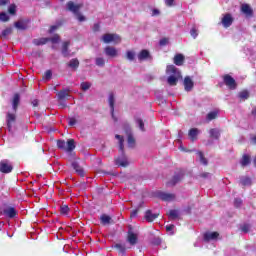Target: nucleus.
<instances>
[{"label": "nucleus", "mask_w": 256, "mask_h": 256, "mask_svg": "<svg viewBox=\"0 0 256 256\" xmlns=\"http://www.w3.org/2000/svg\"><path fill=\"white\" fill-rule=\"evenodd\" d=\"M166 74L168 75L167 83L171 87H175L177 83H179V79H181V71L175 65H168L166 68Z\"/></svg>", "instance_id": "f257e3e1"}, {"label": "nucleus", "mask_w": 256, "mask_h": 256, "mask_svg": "<svg viewBox=\"0 0 256 256\" xmlns=\"http://www.w3.org/2000/svg\"><path fill=\"white\" fill-rule=\"evenodd\" d=\"M116 139L119 141V150H120V156H118L115 159V164L118 167H128L129 165V159H127V156L125 155V152L123 151L124 146H123V136L116 134Z\"/></svg>", "instance_id": "f03ea898"}, {"label": "nucleus", "mask_w": 256, "mask_h": 256, "mask_svg": "<svg viewBox=\"0 0 256 256\" xmlns=\"http://www.w3.org/2000/svg\"><path fill=\"white\" fill-rule=\"evenodd\" d=\"M57 147L58 149H62V151L71 153V151L75 150V140L69 139L67 142H65V140H58Z\"/></svg>", "instance_id": "7ed1b4c3"}, {"label": "nucleus", "mask_w": 256, "mask_h": 256, "mask_svg": "<svg viewBox=\"0 0 256 256\" xmlns=\"http://www.w3.org/2000/svg\"><path fill=\"white\" fill-rule=\"evenodd\" d=\"M101 41H103V43L109 44V43H114L115 45H117V43H121V37L117 34H104L101 37Z\"/></svg>", "instance_id": "20e7f679"}, {"label": "nucleus", "mask_w": 256, "mask_h": 256, "mask_svg": "<svg viewBox=\"0 0 256 256\" xmlns=\"http://www.w3.org/2000/svg\"><path fill=\"white\" fill-rule=\"evenodd\" d=\"M7 217L8 219H15L17 217V210L14 207L7 206L0 211V217Z\"/></svg>", "instance_id": "39448f33"}, {"label": "nucleus", "mask_w": 256, "mask_h": 256, "mask_svg": "<svg viewBox=\"0 0 256 256\" xmlns=\"http://www.w3.org/2000/svg\"><path fill=\"white\" fill-rule=\"evenodd\" d=\"M155 197L158 199H161V201H175V194L163 192V191H157L155 193Z\"/></svg>", "instance_id": "423d86ee"}, {"label": "nucleus", "mask_w": 256, "mask_h": 256, "mask_svg": "<svg viewBox=\"0 0 256 256\" xmlns=\"http://www.w3.org/2000/svg\"><path fill=\"white\" fill-rule=\"evenodd\" d=\"M13 171V164L9 160H2L0 162V172L1 173H11Z\"/></svg>", "instance_id": "0eeeda50"}, {"label": "nucleus", "mask_w": 256, "mask_h": 256, "mask_svg": "<svg viewBox=\"0 0 256 256\" xmlns=\"http://www.w3.org/2000/svg\"><path fill=\"white\" fill-rule=\"evenodd\" d=\"M183 85H184L185 91L189 93L190 91H193V87H195V82H193V79L191 78V76H186L184 78Z\"/></svg>", "instance_id": "6e6552de"}, {"label": "nucleus", "mask_w": 256, "mask_h": 256, "mask_svg": "<svg viewBox=\"0 0 256 256\" xmlns=\"http://www.w3.org/2000/svg\"><path fill=\"white\" fill-rule=\"evenodd\" d=\"M66 7L68 11H71L72 13H74V15H77L81 7H83V4H75V2L69 1L67 2Z\"/></svg>", "instance_id": "1a4fd4ad"}, {"label": "nucleus", "mask_w": 256, "mask_h": 256, "mask_svg": "<svg viewBox=\"0 0 256 256\" xmlns=\"http://www.w3.org/2000/svg\"><path fill=\"white\" fill-rule=\"evenodd\" d=\"M108 103H109L112 119H114V121H117V118H115V95L113 93L109 94Z\"/></svg>", "instance_id": "9d476101"}, {"label": "nucleus", "mask_w": 256, "mask_h": 256, "mask_svg": "<svg viewBox=\"0 0 256 256\" xmlns=\"http://www.w3.org/2000/svg\"><path fill=\"white\" fill-rule=\"evenodd\" d=\"M224 83L229 89H237V82L229 74L224 76Z\"/></svg>", "instance_id": "9b49d317"}, {"label": "nucleus", "mask_w": 256, "mask_h": 256, "mask_svg": "<svg viewBox=\"0 0 256 256\" xmlns=\"http://www.w3.org/2000/svg\"><path fill=\"white\" fill-rule=\"evenodd\" d=\"M221 23L225 29L233 25V16L230 13H227L223 16Z\"/></svg>", "instance_id": "f8f14e48"}, {"label": "nucleus", "mask_w": 256, "mask_h": 256, "mask_svg": "<svg viewBox=\"0 0 256 256\" xmlns=\"http://www.w3.org/2000/svg\"><path fill=\"white\" fill-rule=\"evenodd\" d=\"M199 135H201V130H199V128H192L188 131V137L192 142L197 141Z\"/></svg>", "instance_id": "ddd939ff"}, {"label": "nucleus", "mask_w": 256, "mask_h": 256, "mask_svg": "<svg viewBox=\"0 0 256 256\" xmlns=\"http://www.w3.org/2000/svg\"><path fill=\"white\" fill-rule=\"evenodd\" d=\"M139 61H151L153 57H151V53L148 50H141L137 55Z\"/></svg>", "instance_id": "4468645a"}, {"label": "nucleus", "mask_w": 256, "mask_h": 256, "mask_svg": "<svg viewBox=\"0 0 256 256\" xmlns=\"http://www.w3.org/2000/svg\"><path fill=\"white\" fill-rule=\"evenodd\" d=\"M137 233H134V231L130 228L128 231L127 241L130 245H137Z\"/></svg>", "instance_id": "2eb2a0df"}, {"label": "nucleus", "mask_w": 256, "mask_h": 256, "mask_svg": "<svg viewBox=\"0 0 256 256\" xmlns=\"http://www.w3.org/2000/svg\"><path fill=\"white\" fill-rule=\"evenodd\" d=\"M209 135L211 139L219 141V139L221 138V130L219 128H211L209 130Z\"/></svg>", "instance_id": "dca6fc26"}, {"label": "nucleus", "mask_w": 256, "mask_h": 256, "mask_svg": "<svg viewBox=\"0 0 256 256\" xmlns=\"http://www.w3.org/2000/svg\"><path fill=\"white\" fill-rule=\"evenodd\" d=\"M69 45H71L70 41H65L62 43L61 53L63 57H69V55H71V50H69Z\"/></svg>", "instance_id": "f3484780"}, {"label": "nucleus", "mask_w": 256, "mask_h": 256, "mask_svg": "<svg viewBox=\"0 0 256 256\" xmlns=\"http://www.w3.org/2000/svg\"><path fill=\"white\" fill-rule=\"evenodd\" d=\"M219 237V234L217 232H206L204 234V241H217V238Z\"/></svg>", "instance_id": "a211bd4d"}, {"label": "nucleus", "mask_w": 256, "mask_h": 256, "mask_svg": "<svg viewBox=\"0 0 256 256\" xmlns=\"http://www.w3.org/2000/svg\"><path fill=\"white\" fill-rule=\"evenodd\" d=\"M104 53H105V55H107V57H117V55H118L117 49L112 46H107L104 49Z\"/></svg>", "instance_id": "6ab92c4d"}, {"label": "nucleus", "mask_w": 256, "mask_h": 256, "mask_svg": "<svg viewBox=\"0 0 256 256\" xmlns=\"http://www.w3.org/2000/svg\"><path fill=\"white\" fill-rule=\"evenodd\" d=\"M181 179H183V173L175 174L173 176V178L171 179V181L168 182V184H167L168 187L177 185V183H179V181H181Z\"/></svg>", "instance_id": "aec40b11"}, {"label": "nucleus", "mask_w": 256, "mask_h": 256, "mask_svg": "<svg viewBox=\"0 0 256 256\" xmlns=\"http://www.w3.org/2000/svg\"><path fill=\"white\" fill-rule=\"evenodd\" d=\"M241 11L242 13H244V15H246V17H251V15H253V10L251 9V6H249V4H243L241 7Z\"/></svg>", "instance_id": "412c9836"}, {"label": "nucleus", "mask_w": 256, "mask_h": 256, "mask_svg": "<svg viewBox=\"0 0 256 256\" xmlns=\"http://www.w3.org/2000/svg\"><path fill=\"white\" fill-rule=\"evenodd\" d=\"M21 101V96L19 94H14L13 100H12V107L14 111H17V108L19 107V103Z\"/></svg>", "instance_id": "4be33fe9"}, {"label": "nucleus", "mask_w": 256, "mask_h": 256, "mask_svg": "<svg viewBox=\"0 0 256 256\" xmlns=\"http://www.w3.org/2000/svg\"><path fill=\"white\" fill-rule=\"evenodd\" d=\"M185 61V56L183 54H177L174 56V63L178 66L181 67Z\"/></svg>", "instance_id": "5701e85b"}, {"label": "nucleus", "mask_w": 256, "mask_h": 256, "mask_svg": "<svg viewBox=\"0 0 256 256\" xmlns=\"http://www.w3.org/2000/svg\"><path fill=\"white\" fill-rule=\"evenodd\" d=\"M157 217H159V215L158 214H152L151 210L146 211L145 219H146V221H148V223H151V222L155 221V219H157Z\"/></svg>", "instance_id": "b1692460"}, {"label": "nucleus", "mask_w": 256, "mask_h": 256, "mask_svg": "<svg viewBox=\"0 0 256 256\" xmlns=\"http://www.w3.org/2000/svg\"><path fill=\"white\" fill-rule=\"evenodd\" d=\"M127 143L128 147H135V138L133 137V133H131V131L127 132Z\"/></svg>", "instance_id": "393cba45"}, {"label": "nucleus", "mask_w": 256, "mask_h": 256, "mask_svg": "<svg viewBox=\"0 0 256 256\" xmlns=\"http://www.w3.org/2000/svg\"><path fill=\"white\" fill-rule=\"evenodd\" d=\"M15 121V114L8 113L7 114V127L9 131H11L12 123Z\"/></svg>", "instance_id": "a878e982"}, {"label": "nucleus", "mask_w": 256, "mask_h": 256, "mask_svg": "<svg viewBox=\"0 0 256 256\" xmlns=\"http://www.w3.org/2000/svg\"><path fill=\"white\" fill-rule=\"evenodd\" d=\"M251 163V157L249 155L245 154L243 155L242 159L240 160V164L242 167H247Z\"/></svg>", "instance_id": "bb28decb"}, {"label": "nucleus", "mask_w": 256, "mask_h": 256, "mask_svg": "<svg viewBox=\"0 0 256 256\" xmlns=\"http://www.w3.org/2000/svg\"><path fill=\"white\" fill-rule=\"evenodd\" d=\"M240 184L243 187H249V185H251V178L247 177V176H242L240 178Z\"/></svg>", "instance_id": "cd10ccee"}, {"label": "nucleus", "mask_w": 256, "mask_h": 256, "mask_svg": "<svg viewBox=\"0 0 256 256\" xmlns=\"http://www.w3.org/2000/svg\"><path fill=\"white\" fill-rule=\"evenodd\" d=\"M135 123L137 127H139L140 131H145V122H143V119L136 117Z\"/></svg>", "instance_id": "c85d7f7f"}, {"label": "nucleus", "mask_w": 256, "mask_h": 256, "mask_svg": "<svg viewBox=\"0 0 256 256\" xmlns=\"http://www.w3.org/2000/svg\"><path fill=\"white\" fill-rule=\"evenodd\" d=\"M72 167H73L74 170H76L77 173L80 174L81 177H83V175H85V172L83 171V168L80 167L77 162H73Z\"/></svg>", "instance_id": "c756f323"}, {"label": "nucleus", "mask_w": 256, "mask_h": 256, "mask_svg": "<svg viewBox=\"0 0 256 256\" xmlns=\"http://www.w3.org/2000/svg\"><path fill=\"white\" fill-rule=\"evenodd\" d=\"M49 41V38H38V39H34L33 43L34 45H45L47 42Z\"/></svg>", "instance_id": "7c9ffc66"}, {"label": "nucleus", "mask_w": 256, "mask_h": 256, "mask_svg": "<svg viewBox=\"0 0 256 256\" xmlns=\"http://www.w3.org/2000/svg\"><path fill=\"white\" fill-rule=\"evenodd\" d=\"M68 67H71V69H77L79 67V60L77 58L70 60Z\"/></svg>", "instance_id": "2f4dec72"}, {"label": "nucleus", "mask_w": 256, "mask_h": 256, "mask_svg": "<svg viewBox=\"0 0 256 256\" xmlns=\"http://www.w3.org/2000/svg\"><path fill=\"white\" fill-rule=\"evenodd\" d=\"M114 249H117V251H119V253L122 255H125V251H127V248L123 244H115Z\"/></svg>", "instance_id": "473e14b6"}, {"label": "nucleus", "mask_w": 256, "mask_h": 256, "mask_svg": "<svg viewBox=\"0 0 256 256\" xmlns=\"http://www.w3.org/2000/svg\"><path fill=\"white\" fill-rule=\"evenodd\" d=\"M100 221H101L102 225H109V223H111V217L103 214L100 217Z\"/></svg>", "instance_id": "72a5a7b5"}, {"label": "nucleus", "mask_w": 256, "mask_h": 256, "mask_svg": "<svg viewBox=\"0 0 256 256\" xmlns=\"http://www.w3.org/2000/svg\"><path fill=\"white\" fill-rule=\"evenodd\" d=\"M238 97L242 101H245V100L249 99V91L244 90V91L239 92Z\"/></svg>", "instance_id": "f704fd0d"}, {"label": "nucleus", "mask_w": 256, "mask_h": 256, "mask_svg": "<svg viewBox=\"0 0 256 256\" xmlns=\"http://www.w3.org/2000/svg\"><path fill=\"white\" fill-rule=\"evenodd\" d=\"M217 115H218L217 111L209 112L206 116V119L207 121H213V119H217Z\"/></svg>", "instance_id": "c9c22d12"}, {"label": "nucleus", "mask_w": 256, "mask_h": 256, "mask_svg": "<svg viewBox=\"0 0 256 256\" xmlns=\"http://www.w3.org/2000/svg\"><path fill=\"white\" fill-rule=\"evenodd\" d=\"M69 211H70V209H69L68 205L63 204L60 206L61 215H69Z\"/></svg>", "instance_id": "e433bc0d"}, {"label": "nucleus", "mask_w": 256, "mask_h": 256, "mask_svg": "<svg viewBox=\"0 0 256 256\" xmlns=\"http://www.w3.org/2000/svg\"><path fill=\"white\" fill-rule=\"evenodd\" d=\"M95 63L97 65V67H105V58L103 57H97L95 59Z\"/></svg>", "instance_id": "4c0bfd02"}, {"label": "nucleus", "mask_w": 256, "mask_h": 256, "mask_svg": "<svg viewBox=\"0 0 256 256\" xmlns=\"http://www.w3.org/2000/svg\"><path fill=\"white\" fill-rule=\"evenodd\" d=\"M170 219H177L179 217V210H170L168 213Z\"/></svg>", "instance_id": "58836bf2"}, {"label": "nucleus", "mask_w": 256, "mask_h": 256, "mask_svg": "<svg viewBox=\"0 0 256 256\" xmlns=\"http://www.w3.org/2000/svg\"><path fill=\"white\" fill-rule=\"evenodd\" d=\"M91 82H82L80 84V87L82 89V91H89V89H91Z\"/></svg>", "instance_id": "ea45409f"}, {"label": "nucleus", "mask_w": 256, "mask_h": 256, "mask_svg": "<svg viewBox=\"0 0 256 256\" xmlns=\"http://www.w3.org/2000/svg\"><path fill=\"white\" fill-rule=\"evenodd\" d=\"M126 59H128V61H135V52L131 50L127 51Z\"/></svg>", "instance_id": "a19ab883"}, {"label": "nucleus", "mask_w": 256, "mask_h": 256, "mask_svg": "<svg viewBox=\"0 0 256 256\" xmlns=\"http://www.w3.org/2000/svg\"><path fill=\"white\" fill-rule=\"evenodd\" d=\"M197 155H198V157L200 159V163H202V165H208L207 158L203 155V152H198Z\"/></svg>", "instance_id": "79ce46f5"}, {"label": "nucleus", "mask_w": 256, "mask_h": 256, "mask_svg": "<svg viewBox=\"0 0 256 256\" xmlns=\"http://www.w3.org/2000/svg\"><path fill=\"white\" fill-rule=\"evenodd\" d=\"M53 77V72L51 70H47L43 76L44 81H51Z\"/></svg>", "instance_id": "37998d69"}, {"label": "nucleus", "mask_w": 256, "mask_h": 256, "mask_svg": "<svg viewBox=\"0 0 256 256\" xmlns=\"http://www.w3.org/2000/svg\"><path fill=\"white\" fill-rule=\"evenodd\" d=\"M15 27L16 29H20V31H25V29H27V25L23 22H16Z\"/></svg>", "instance_id": "c03bdc74"}, {"label": "nucleus", "mask_w": 256, "mask_h": 256, "mask_svg": "<svg viewBox=\"0 0 256 256\" xmlns=\"http://www.w3.org/2000/svg\"><path fill=\"white\" fill-rule=\"evenodd\" d=\"M0 21H2L3 23H7V21H9V15H7V13L5 12H1Z\"/></svg>", "instance_id": "a18cd8bd"}, {"label": "nucleus", "mask_w": 256, "mask_h": 256, "mask_svg": "<svg viewBox=\"0 0 256 256\" xmlns=\"http://www.w3.org/2000/svg\"><path fill=\"white\" fill-rule=\"evenodd\" d=\"M190 35L191 37H193V39H197V37L199 36V31H197L196 28H192L190 30Z\"/></svg>", "instance_id": "49530a36"}, {"label": "nucleus", "mask_w": 256, "mask_h": 256, "mask_svg": "<svg viewBox=\"0 0 256 256\" xmlns=\"http://www.w3.org/2000/svg\"><path fill=\"white\" fill-rule=\"evenodd\" d=\"M69 94H67V91L62 90L58 93V99L63 100L65 97H67Z\"/></svg>", "instance_id": "de8ad7c7"}, {"label": "nucleus", "mask_w": 256, "mask_h": 256, "mask_svg": "<svg viewBox=\"0 0 256 256\" xmlns=\"http://www.w3.org/2000/svg\"><path fill=\"white\" fill-rule=\"evenodd\" d=\"M16 9L17 7L14 4H11L8 8V13H10V15H15Z\"/></svg>", "instance_id": "09e8293b"}, {"label": "nucleus", "mask_w": 256, "mask_h": 256, "mask_svg": "<svg viewBox=\"0 0 256 256\" xmlns=\"http://www.w3.org/2000/svg\"><path fill=\"white\" fill-rule=\"evenodd\" d=\"M241 205H243V200H241V198H236L234 200V207L239 208V207H241Z\"/></svg>", "instance_id": "8fccbe9b"}, {"label": "nucleus", "mask_w": 256, "mask_h": 256, "mask_svg": "<svg viewBox=\"0 0 256 256\" xmlns=\"http://www.w3.org/2000/svg\"><path fill=\"white\" fill-rule=\"evenodd\" d=\"M75 16L77 17V20L80 21V23H83V21L86 20L85 16H83L81 12L76 13Z\"/></svg>", "instance_id": "3c124183"}, {"label": "nucleus", "mask_w": 256, "mask_h": 256, "mask_svg": "<svg viewBox=\"0 0 256 256\" xmlns=\"http://www.w3.org/2000/svg\"><path fill=\"white\" fill-rule=\"evenodd\" d=\"M175 229V225L170 224L166 226V231L170 233V235H173V230Z\"/></svg>", "instance_id": "603ef678"}, {"label": "nucleus", "mask_w": 256, "mask_h": 256, "mask_svg": "<svg viewBox=\"0 0 256 256\" xmlns=\"http://www.w3.org/2000/svg\"><path fill=\"white\" fill-rule=\"evenodd\" d=\"M200 177H202V179H211V173H209V172H202L200 174Z\"/></svg>", "instance_id": "864d4df0"}, {"label": "nucleus", "mask_w": 256, "mask_h": 256, "mask_svg": "<svg viewBox=\"0 0 256 256\" xmlns=\"http://www.w3.org/2000/svg\"><path fill=\"white\" fill-rule=\"evenodd\" d=\"M161 244V238L159 237H154L152 239V245H160Z\"/></svg>", "instance_id": "5fc2aeb1"}, {"label": "nucleus", "mask_w": 256, "mask_h": 256, "mask_svg": "<svg viewBox=\"0 0 256 256\" xmlns=\"http://www.w3.org/2000/svg\"><path fill=\"white\" fill-rule=\"evenodd\" d=\"M49 41H51L52 43H57L58 41H60L59 35H54L52 38H49Z\"/></svg>", "instance_id": "6e6d98bb"}, {"label": "nucleus", "mask_w": 256, "mask_h": 256, "mask_svg": "<svg viewBox=\"0 0 256 256\" xmlns=\"http://www.w3.org/2000/svg\"><path fill=\"white\" fill-rule=\"evenodd\" d=\"M159 43L163 47V46L167 45V43H169V40L167 38H163L160 40Z\"/></svg>", "instance_id": "4d7b16f0"}, {"label": "nucleus", "mask_w": 256, "mask_h": 256, "mask_svg": "<svg viewBox=\"0 0 256 256\" xmlns=\"http://www.w3.org/2000/svg\"><path fill=\"white\" fill-rule=\"evenodd\" d=\"M241 230L243 231V233H249V225L248 224L243 225Z\"/></svg>", "instance_id": "13d9d810"}, {"label": "nucleus", "mask_w": 256, "mask_h": 256, "mask_svg": "<svg viewBox=\"0 0 256 256\" xmlns=\"http://www.w3.org/2000/svg\"><path fill=\"white\" fill-rule=\"evenodd\" d=\"M173 3H175V0H165L167 7H173Z\"/></svg>", "instance_id": "bf43d9fd"}, {"label": "nucleus", "mask_w": 256, "mask_h": 256, "mask_svg": "<svg viewBox=\"0 0 256 256\" xmlns=\"http://www.w3.org/2000/svg\"><path fill=\"white\" fill-rule=\"evenodd\" d=\"M9 34H11V29H9V28L3 30V32H2V35H3L4 37H7V35H9Z\"/></svg>", "instance_id": "052dcab7"}, {"label": "nucleus", "mask_w": 256, "mask_h": 256, "mask_svg": "<svg viewBox=\"0 0 256 256\" xmlns=\"http://www.w3.org/2000/svg\"><path fill=\"white\" fill-rule=\"evenodd\" d=\"M57 29H59V26L53 25V26L50 27L49 32H50V33H55V31H57Z\"/></svg>", "instance_id": "680f3d73"}, {"label": "nucleus", "mask_w": 256, "mask_h": 256, "mask_svg": "<svg viewBox=\"0 0 256 256\" xmlns=\"http://www.w3.org/2000/svg\"><path fill=\"white\" fill-rule=\"evenodd\" d=\"M77 123V120L75 119V118H70L69 119V125L71 126V127H73V125H75Z\"/></svg>", "instance_id": "e2e57ef3"}, {"label": "nucleus", "mask_w": 256, "mask_h": 256, "mask_svg": "<svg viewBox=\"0 0 256 256\" xmlns=\"http://www.w3.org/2000/svg\"><path fill=\"white\" fill-rule=\"evenodd\" d=\"M159 14H160L159 9L152 10V17H157V15H159Z\"/></svg>", "instance_id": "0e129e2a"}, {"label": "nucleus", "mask_w": 256, "mask_h": 256, "mask_svg": "<svg viewBox=\"0 0 256 256\" xmlns=\"http://www.w3.org/2000/svg\"><path fill=\"white\" fill-rule=\"evenodd\" d=\"M7 3H9V0H0V7L7 5Z\"/></svg>", "instance_id": "69168bd1"}, {"label": "nucleus", "mask_w": 256, "mask_h": 256, "mask_svg": "<svg viewBox=\"0 0 256 256\" xmlns=\"http://www.w3.org/2000/svg\"><path fill=\"white\" fill-rule=\"evenodd\" d=\"M99 28H100L99 24L96 23V24H94V26H93V31L97 32V31H99Z\"/></svg>", "instance_id": "338daca9"}, {"label": "nucleus", "mask_w": 256, "mask_h": 256, "mask_svg": "<svg viewBox=\"0 0 256 256\" xmlns=\"http://www.w3.org/2000/svg\"><path fill=\"white\" fill-rule=\"evenodd\" d=\"M251 141H252V143H253L254 145H256V136L252 137V138H251Z\"/></svg>", "instance_id": "774afa93"}]
</instances>
